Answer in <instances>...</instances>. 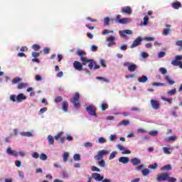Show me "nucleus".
I'll return each mask as SVG.
<instances>
[{
	"label": "nucleus",
	"instance_id": "1",
	"mask_svg": "<svg viewBox=\"0 0 182 182\" xmlns=\"http://www.w3.org/2000/svg\"><path fill=\"white\" fill-rule=\"evenodd\" d=\"M77 55L80 56V59L81 62H82V65H86L88 64V68L92 70L93 69V65L95 64V60L93 59H87L86 56V51H83L82 50H78L76 52Z\"/></svg>",
	"mask_w": 182,
	"mask_h": 182
},
{
	"label": "nucleus",
	"instance_id": "2",
	"mask_svg": "<svg viewBox=\"0 0 182 182\" xmlns=\"http://www.w3.org/2000/svg\"><path fill=\"white\" fill-rule=\"evenodd\" d=\"M156 181L158 182H163V181H168V182H176L177 181V178L170 177V174L168 173H163L157 176Z\"/></svg>",
	"mask_w": 182,
	"mask_h": 182
},
{
	"label": "nucleus",
	"instance_id": "3",
	"mask_svg": "<svg viewBox=\"0 0 182 182\" xmlns=\"http://www.w3.org/2000/svg\"><path fill=\"white\" fill-rule=\"evenodd\" d=\"M70 102L73 105L76 110H79L80 107V94L75 92L72 98H70Z\"/></svg>",
	"mask_w": 182,
	"mask_h": 182
},
{
	"label": "nucleus",
	"instance_id": "4",
	"mask_svg": "<svg viewBox=\"0 0 182 182\" xmlns=\"http://www.w3.org/2000/svg\"><path fill=\"white\" fill-rule=\"evenodd\" d=\"M10 100H11V102H18V103H21V102L26 100V96L23 93H20L18 96L12 95L10 96Z\"/></svg>",
	"mask_w": 182,
	"mask_h": 182
},
{
	"label": "nucleus",
	"instance_id": "5",
	"mask_svg": "<svg viewBox=\"0 0 182 182\" xmlns=\"http://www.w3.org/2000/svg\"><path fill=\"white\" fill-rule=\"evenodd\" d=\"M106 154H109V151H107V150L99 151L97 152V154L94 156V159L97 161H99L100 160H103V157H104V156H106Z\"/></svg>",
	"mask_w": 182,
	"mask_h": 182
},
{
	"label": "nucleus",
	"instance_id": "6",
	"mask_svg": "<svg viewBox=\"0 0 182 182\" xmlns=\"http://www.w3.org/2000/svg\"><path fill=\"white\" fill-rule=\"evenodd\" d=\"M124 66L128 68L129 72L133 73L136 72V69H137V65L129 62H125L123 64Z\"/></svg>",
	"mask_w": 182,
	"mask_h": 182
},
{
	"label": "nucleus",
	"instance_id": "7",
	"mask_svg": "<svg viewBox=\"0 0 182 182\" xmlns=\"http://www.w3.org/2000/svg\"><path fill=\"white\" fill-rule=\"evenodd\" d=\"M119 35L122 36V38H124V39H129V36H127V35H133V31L132 30L119 31Z\"/></svg>",
	"mask_w": 182,
	"mask_h": 182
},
{
	"label": "nucleus",
	"instance_id": "8",
	"mask_svg": "<svg viewBox=\"0 0 182 182\" xmlns=\"http://www.w3.org/2000/svg\"><path fill=\"white\" fill-rule=\"evenodd\" d=\"M87 112L90 114V116H97L96 114V107L93 105H89L86 107Z\"/></svg>",
	"mask_w": 182,
	"mask_h": 182
},
{
	"label": "nucleus",
	"instance_id": "9",
	"mask_svg": "<svg viewBox=\"0 0 182 182\" xmlns=\"http://www.w3.org/2000/svg\"><path fill=\"white\" fill-rule=\"evenodd\" d=\"M83 66H85V65H83V62L80 63V62L75 60L73 63L74 69H75V70H78L79 72H80L81 70H83Z\"/></svg>",
	"mask_w": 182,
	"mask_h": 182
},
{
	"label": "nucleus",
	"instance_id": "10",
	"mask_svg": "<svg viewBox=\"0 0 182 182\" xmlns=\"http://www.w3.org/2000/svg\"><path fill=\"white\" fill-rule=\"evenodd\" d=\"M92 178H95L96 181H102L105 176H101L99 173H93L91 176Z\"/></svg>",
	"mask_w": 182,
	"mask_h": 182
},
{
	"label": "nucleus",
	"instance_id": "11",
	"mask_svg": "<svg viewBox=\"0 0 182 182\" xmlns=\"http://www.w3.org/2000/svg\"><path fill=\"white\" fill-rule=\"evenodd\" d=\"M151 105L155 110H159L160 109V103L156 100H151Z\"/></svg>",
	"mask_w": 182,
	"mask_h": 182
},
{
	"label": "nucleus",
	"instance_id": "12",
	"mask_svg": "<svg viewBox=\"0 0 182 182\" xmlns=\"http://www.w3.org/2000/svg\"><path fill=\"white\" fill-rule=\"evenodd\" d=\"M117 147L119 149V150H121L122 154H130V153H132L130 150L126 149L123 145L118 144L117 145Z\"/></svg>",
	"mask_w": 182,
	"mask_h": 182
},
{
	"label": "nucleus",
	"instance_id": "13",
	"mask_svg": "<svg viewBox=\"0 0 182 182\" xmlns=\"http://www.w3.org/2000/svg\"><path fill=\"white\" fill-rule=\"evenodd\" d=\"M141 41H143V39L141 38V37H138L133 43L130 46V48L132 49H133V48H136V46H139V45H140Z\"/></svg>",
	"mask_w": 182,
	"mask_h": 182
},
{
	"label": "nucleus",
	"instance_id": "14",
	"mask_svg": "<svg viewBox=\"0 0 182 182\" xmlns=\"http://www.w3.org/2000/svg\"><path fill=\"white\" fill-rule=\"evenodd\" d=\"M62 134H63V132H58V134L54 136V139L55 140L60 139V143L63 144L65 143V138L64 136L62 137Z\"/></svg>",
	"mask_w": 182,
	"mask_h": 182
},
{
	"label": "nucleus",
	"instance_id": "15",
	"mask_svg": "<svg viewBox=\"0 0 182 182\" xmlns=\"http://www.w3.org/2000/svg\"><path fill=\"white\" fill-rule=\"evenodd\" d=\"M6 153H8V154H10V156H14L15 157H17L18 156V151L12 150L11 147L7 148Z\"/></svg>",
	"mask_w": 182,
	"mask_h": 182
},
{
	"label": "nucleus",
	"instance_id": "16",
	"mask_svg": "<svg viewBox=\"0 0 182 182\" xmlns=\"http://www.w3.org/2000/svg\"><path fill=\"white\" fill-rule=\"evenodd\" d=\"M166 28H164V31H163V35L164 36H167L168 35L170 34V31H171L170 28H171V25L166 24Z\"/></svg>",
	"mask_w": 182,
	"mask_h": 182
},
{
	"label": "nucleus",
	"instance_id": "17",
	"mask_svg": "<svg viewBox=\"0 0 182 182\" xmlns=\"http://www.w3.org/2000/svg\"><path fill=\"white\" fill-rule=\"evenodd\" d=\"M121 12L122 14H127L128 15H130L132 14V8H130V6H125L122 8Z\"/></svg>",
	"mask_w": 182,
	"mask_h": 182
},
{
	"label": "nucleus",
	"instance_id": "18",
	"mask_svg": "<svg viewBox=\"0 0 182 182\" xmlns=\"http://www.w3.org/2000/svg\"><path fill=\"white\" fill-rule=\"evenodd\" d=\"M131 163L133 166H139V164H141V161L137 158H133L131 159Z\"/></svg>",
	"mask_w": 182,
	"mask_h": 182
},
{
	"label": "nucleus",
	"instance_id": "19",
	"mask_svg": "<svg viewBox=\"0 0 182 182\" xmlns=\"http://www.w3.org/2000/svg\"><path fill=\"white\" fill-rule=\"evenodd\" d=\"M171 6L172 8H173V9H180V8H181L182 6L180 1H175L171 4Z\"/></svg>",
	"mask_w": 182,
	"mask_h": 182
},
{
	"label": "nucleus",
	"instance_id": "20",
	"mask_svg": "<svg viewBox=\"0 0 182 182\" xmlns=\"http://www.w3.org/2000/svg\"><path fill=\"white\" fill-rule=\"evenodd\" d=\"M119 163H122V164H127V163H129V159L128 157L121 156L119 159Z\"/></svg>",
	"mask_w": 182,
	"mask_h": 182
},
{
	"label": "nucleus",
	"instance_id": "21",
	"mask_svg": "<svg viewBox=\"0 0 182 182\" xmlns=\"http://www.w3.org/2000/svg\"><path fill=\"white\" fill-rule=\"evenodd\" d=\"M68 109H69V103L68 102V101H63L62 109L63 110V112H67Z\"/></svg>",
	"mask_w": 182,
	"mask_h": 182
},
{
	"label": "nucleus",
	"instance_id": "22",
	"mask_svg": "<svg viewBox=\"0 0 182 182\" xmlns=\"http://www.w3.org/2000/svg\"><path fill=\"white\" fill-rule=\"evenodd\" d=\"M147 80H149V77H147V76L146 75H142L141 77L138 78V82H139V83H146Z\"/></svg>",
	"mask_w": 182,
	"mask_h": 182
},
{
	"label": "nucleus",
	"instance_id": "23",
	"mask_svg": "<svg viewBox=\"0 0 182 182\" xmlns=\"http://www.w3.org/2000/svg\"><path fill=\"white\" fill-rule=\"evenodd\" d=\"M129 22H130V20L129 18H123L119 21V23H122V25H124L126 23H129Z\"/></svg>",
	"mask_w": 182,
	"mask_h": 182
},
{
	"label": "nucleus",
	"instance_id": "24",
	"mask_svg": "<svg viewBox=\"0 0 182 182\" xmlns=\"http://www.w3.org/2000/svg\"><path fill=\"white\" fill-rule=\"evenodd\" d=\"M130 124V121L129 119H125L119 123V126H129Z\"/></svg>",
	"mask_w": 182,
	"mask_h": 182
},
{
	"label": "nucleus",
	"instance_id": "25",
	"mask_svg": "<svg viewBox=\"0 0 182 182\" xmlns=\"http://www.w3.org/2000/svg\"><path fill=\"white\" fill-rule=\"evenodd\" d=\"M172 167L171 165H166L161 168L162 171H168V170H171Z\"/></svg>",
	"mask_w": 182,
	"mask_h": 182
},
{
	"label": "nucleus",
	"instance_id": "26",
	"mask_svg": "<svg viewBox=\"0 0 182 182\" xmlns=\"http://www.w3.org/2000/svg\"><path fill=\"white\" fill-rule=\"evenodd\" d=\"M28 84L26 82H21L18 85V89H25V87H28Z\"/></svg>",
	"mask_w": 182,
	"mask_h": 182
},
{
	"label": "nucleus",
	"instance_id": "27",
	"mask_svg": "<svg viewBox=\"0 0 182 182\" xmlns=\"http://www.w3.org/2000/svg\"><path fill=\"white\" fill-rule=\"evenodd\" d=\"M21 81H22V78H21L19 77H16L13 79L12 85H16L17 83H19V82H21Z\"/></svg>",
	"mask_w": 182,
	"mask_h": 182
},
{
	"label": "nucleus",
	"instance_id": "28",
	"mask_svg": "<svg viewBox=\"0 0 182 182\" xmlns=\"http://www.w3.org/2000/svg\"><path fill=\"white\" fill-rule=\"evenodd\" d=\"M47 139L48 140L49 144L53 145L55 144V139H53V136H52L51 135H48Z\"/></svg>",
	"mask_w": 182,
	"mask_h": 182
},
{
	"label": "nucleus",
	"instance_id": "29",
	"mask_svg": "<svg viewBox=\"0 0 182 182\" xmlns=\"http://www.w3.org/2000/svg\"><path fill=\"white\" fill-rule=\"evenodd\" d=\"M165 79L166 82H168V83L171 85H173L176 83L174 80H172L171 79H170V77L168 75L166 76Z\"/></svg>",
	"mask_w": 182,
	"mask_h": 182
},
{
	"label": "nucleus",
	"instance_id": "30",
	"mask_svg": "<svg viewBox=\"0 0 182 182\" xmlns=\"http://www.w3.org/2000/svg\"><path fill=\"white\" fill-rule=\"evenodd\" d=\"M176 46H179L178 51L181 52L182 50V40H178L176 43Z\"/></svg>",
	"mask_w": 182,
	"mask_h": 182
},
{
	"label": "nucleus",
	"instance_id": "31",
	"mask_svg": "<svg viewBox=\"0 0 182 182\" xmlns=\"http://www.w3.org/2000/svg\"><path fill=\"white\" fill-rule=\"evenodd\" d=\"M63 162L64 163H66L69 159V153L68 152H64L63 153Z\"/></svg>",
	"mask_w": 182,
	"mask_h": 182
},
{
	"label": "nucleus",
	"instance_id": "32",
	"mask_svg": "<svg viewBox=\"0 0 182 182\" xmlns=\"http://www.w3.org/2000/svg\"><path fill=\"white\" fill-rule=\"evenodd\" d=\"M98 164L100 167H102V168L106 167V162L103 159L98 161Z\"/></svg>",
	"mask_w": 182,
	"mask_h": 182
},
{
	"label": "nucleus",
	"instance_id": "33",
	"mask_svg": "<svg viewBox=\"0 0 182 182\" xmlns=\"http://www.w3.org/2000/svg\"><path fill=\"white\" fill-rule=\"evenodd\" d=\"M161 100H164V102H167L168 103H169V105H171V103H173V99L171 98H166V97H162Z\"/></svg>",
	"mask_w": 182,
	"mask_h": 182
},
{
	"label": "nucleus",
	"instance_id": "34",
	"mask_svg": "<svg viewBox=\"0 0 182 182\" xmlns=\"http://www.w3.org/2000/svg\"><path fill=\"white\" fill-rule=\"evenodd\" d=\"M32 49L36 52H38V50L41 49V46H39V44H34L32 46Z\"/></svg>",
	"mask_w": 182,
	"mask_h": 182
},
{
	"label": "nucleus",
	"instance_id": "35",
	"mask_svg": "<svg viewBox=\"0 0 182 182\" xmlns=\"http://www.w3.org/2000/svg\"><path fill=\"white\" fill-rule=\"evenodd\" d=\"M20 134L24 137H31L32 136V133L31 132H21Z\"/></svg>",
	"mask_w": 182,
	"mask_h": 182
},
{
	"label": "nucleus",
	"instance_id": "36",
	"mask_svg": "<svg viewBox=\"0 0 182 182\" xmlns=\"http://www.w3.org/2000/svg\"><path fill=\"white\" fill-rule=\"evenodd\" d=\"M164 153L165 154H170L171 152L170 150H173L171 148L163 147Z\"/></svg>",
	"mask_w": 182,
	"mask_h": 182
},
{
	"label": "nucleus",
	"instance_id": "37",
	"mask_svg": "<svg viewBox=\"0 0 182 182\" xmlns=\"http://www.w3.org/2000/svg\"><path fill=\"white\" fill-rule=\"evenodd\" d=\"M142 176H149V173H150V170L149 168H145L141 171Z\"/></svg>",
	"mask_w": 182,
	"mask_h": 182
},
{
	"label": "nucleus",
	"instance_id": "38",
	"mask_svg": "<svg viewBox=\"0 0 182 182\" xmlns=\"http://www.w3.org/2000/svg\"><path fill=\"white\" fill-rule=\"evenodd\" d=\"M176 93H177L176 88L167 92V94L169 95V96H173V95H176Z\"/></svg>",
	"mask_w": 182,
	"mask_h": 182
},
{
	"label": "nucleus",
	"instance_id": "39",
	"mask_svg": "<svg viewBox=\"0 0 182 182\" xmlns=\"http://www.w3.org/2000/svg\"><path fill=\"white\" fill-rule=\"evenodd\" d=\"M106 109H109V105L105 104V103L102 104L101 105V110L102 112H105V110H106Z\"/></svg>",
	"mask_w": 182,
	"mask_h": 182
},
{
	"label": "nucleus",
	"instance_id": "40",
	"mask_svg": "<svg viewBox=\"0 0 182 182\" xmlns=\"http://www.w3.org/2000/svg\"><path fill=\"white\" fill-rule=\"evenodd\" d=\"M75 161H80V155L79 154H75L73 156Z\"/></svg>",
	"mask_w": 182,
	"mask_h": 182
},
{
	"label": "nucleus",
	"instance_id": "41",
	"mask_svg": "<svg viewBox=\"0 0 182 182\" xmlns=\"http://www.w3.org/2000/svg\"><path fill=\"white\" fill-rule=\"evenodd\" d=\"M110 23V18L109 17H106L104 19V25L105 26H109V23Z\"/></svg>",
	"mask_w": 182,
	"mask_h": 182
},
{
	"label": "nucleus",
	"instance_id": "42",
	"mask_svg": "<svg viewBox=\"0 0 182 182\" xmlns=\"http://www.w3.org/2000/svg\"><path fill=\"white\" fill-rule=\"evenodd\" d=\"M40 159L41 160H43V161H45L46 160H48V156H46V154L42 153L41 155H40Z\"/></svg>",
	"mask_w": 182,
	"mask_h": 182
},
{
	"label": "nucleus",
	"instance_id": "43",
	"mask_svg": "<svg viewBox=\"0 0 182 182\" xmlns=\"http://www.w3.org/2000/svg\"><path fill=\"white\" fill-rule=\"evenodd\" d=\"M98 142L101 144H103L105 143H107V140H106V139L103 138V137H100L98 139Z\"/></svg>",
	"mask_w": 182,
	"mask_h": 182
},
{
	"label": "nucleus",
	"instance_id": "44",
	"mask_svg": "<svg viewBox=\"0 0 182 182\" xmlns=\"http://www.w3.org/2000/svg\"><path fill=\"white\" fill-rule=\"evenodd\" d=\"M114 39H116V38L114 36H109L107 38V42L113 43V42H114Z\"/></svg>",
	"mask_w": 182,
	"mask_h": 182
},
{
	"label": "nucleus",
	"instance_id": "45",
	"mask_svg": "<svg viewBox=\"0 0 182 182\" xmlns=\"http://www.w3.org/2000/svg\"><path fill=\"white\" fill-rule=\"evenodd\" d=\"M97 80H103V82H106V83H109V82H110V80H109L107 78L103 77H97Z\"/></svg>",
	"mask_w": 182,
	"mask_h": 182
},
{
	"label": "nucleus",
	"instance_id": "46",
	"mask_svg": "<svg viewBox=\"0 0 182 182\" xmlns=\"http://www.w3.org/2000/svg\"><path fill=\"white\" fill-rule=\"evenodd\" d=\"M157 167H159V165L157 164H154L149 166V168H151L152 170H156Z\"/></svg>",
	"mask_w": 182,
	"mask_h": 182
},
{
	"label": "nucleus",
	"instance_id": "47",
	"mask_svg": "<svg viewBox=\"0 0 182 182\" xmlns=\"http://www.w3.org/2000/svg\"><path fill=\"white\" fill-rule=\"evenodd\" d=\"M152 86H166V84L162 82H153Z\"/></svg>",
	"mask_w": 182,
	"mask_h": 182
},
{
	"label": "nucleus",
	"instance_id": "48",
	"mask_svg": "<svg viewBox=\"0 0 182 182\" xmlns=\"http://www.w3.org/2000/svg\"><path fill=\"white\" fill-rule=\"evenodd\" d=\"M63 100V97H56L55 99V103H60V102H62Z\"/></svg>",
	"mask_w": 182,
	"mask_h": 182
},
{
	"label": "nucleus",
	"instance_id": "49",
	"mask_svg": "<svg viewBox=\"0 0 182 182\" xmlns=\"http://www.w3.org/2000/svg\"><path fill=\"white\" fill-rule=\"evenodd\" d=\"M114 157H116V152L113 151L109 154V160H113V159H114Z\"/></svg>",
	"mask_w": 182,
	"mask_h": 182
},
{
	"label": "nucleus",
	"instance_id": "50",
	"mask_svg": "<svg viewBox=\"0 0 182 182\" xmlns=\"http://www.w3.org/2000/svg\"><path fill=\"white\" fill-rule=\"evenodd\" d=\"M164 56H166V53L164 51H161L158 54V58H164Z\"/></svg>",
	"mask_w": 182,
	"mask_h": 182
},
{
	"label": "nucleus",
	"instance_id": "51",
	"mask_svg": "<svg viewBox=\"0 0 182 182\" xmlns=\"http://www.w3.org/2000/svg\"><path fill=\"white\" fill-rule=\"evenodd\" d=\"M45 112H48V107L41 108L39 111V114H43V113H45Z\"/></svg>",
	"mask_w": 182,
	"mask_h": 182
},
{
	"label": "nucleus",
	"instance_id": "52",
	"mask_svg": "<svg viewBox=\"0 0 182 182\" xmlns=\"http://www.w3.org/2000/svg\"><path fill=\"white\" fill-rule=\"evenodd\" d=\"M31 55L33 58H38V56H40L41 53L38 52H33Z\"/></svg>",
	"mask_w": 182,
	"mask_h": 182
},
{
	"label": "nucleus",
	"instance_id": "53",
	"mask_svg": "<svg viewBox=\"0 0 182 182\" xmlns=\"http://www.w3.org/2000/svg\"><path fill=\"white\" fill-rule=\"evenodd\" d=\"M159 72H161V73H162V75H166L167 73V70L164 68H161L159 69Z\"/></svg>",
	"mask_w": 182,
	"mask_h": 182
},
{
	"label": "nucleus",
	"instance_id": "54",
	"mask_svg": "<svg viewBox=\"0 0 182 182\" xmlns=\"http://www.w3.org/2000/svg\"><path fill=\"white\" fill-rule=\"evenodd\" d=\"M114 32V31H109L107 29H105L102 32V35H107V33H113Z\"/></svg>",
	"mask_w": 182,
	"mask_h": 182
},
{
	"label": "nucleus",
	"instance_id": "55",
	"mask_svg": "<svg viewBox=\"0 0 182 182\" xmlns=\"http://www.w3.org/2000/svg\"><path fill=\"white\" fill-rule=\"evenodd\" d=\"M91 170H92V171L100 172V168H97L95 166H92Z\"/></svg>",
	"mask_w": 182,
	"mask_h": 182
},
{
	"label": "nucleus",
	"instance_id": "56",
	"mask_svg": "<svg viewBox=\"0 0 182 182\" xmlns=\"http://www.w3.org/2000/svg\"><path fill=\"white\" fill-rule=\"evenodd\" d=\"M32 157L33 159H39V154H38V152H33L32 154Z\"/></svg>",
	"mask_w": 182,
	"mask_h": 182
},
{
	"label": "nucleus",
	"instance_id": "57",
	"mask_svg": "<svg viewBox=\"0 0 182 182\" xmlns=\"http://www.w3.org/2000/svg\"><path fill=\"white\" fill-rule=\"evenodd\" d=\"M43 78H42V77L41 75H36V80L37 82H41L43 80Z\"/></svg>",
	"mask_w": 182,
	"mask_h": 182
},
{
	"label": "nucleus",
	"instance_id": "58",
	"mask_svg": "<svg viewBox=\"0 0 182 182\" xmlns=\"http://www.w3.org/2000/svg\"><path fill=\"white\" fill-rule=\"evenodd\" d=\"M120 18H122V16H120L119 14L116 16V18H114V21L117 23H119V21H120V19H122Z\"/></svg>",
	"mask_w": 182,
	"mask_h": 182
},
{
	"label": "nucleus",
	"instance_id": "59",
	"mask_svg": "<svg viewBox=\"0 0 182 182\" xmlns=\"http://www.w3.org/2000/svg\"><path fill=\"white\" fill-rule=\"evenodd\" d=\"M100 64H101V66H102L103 68H106L107 67L106 61H105V60H103V59L100 60Z\"/></svg>",
	"mask_w": 182,
	"mask_h": 182
},
{
	"label": "nucleus",
	"instance_id": "60",
	"mask_svg": "<svg viewBox=\"0 0 182 182\" xmlns=\"http://www.w3.org/2000/svg\"><path fill=\"white\" fill-rule=\"evenodd\" d=\"M149 23V17L144 16V25H147Z\"/></svg>",
	"mask_w": 182,
	"mask_h": 182
},
{
	"label": "nucleus",
	"instance_id": "61",
	"mask_svg": "<svg viewBox=\"0 0 182 182\" xmlns=\"http://www.w3.org/2000/svg\"><path fill=\"white\" fill-rule=\"evenodd\" d=\"M176 60L177 62H180V60H182V55H176L175 57V60Z\"/></svg>",
	"mask_w": 182,
	"mask_h": 182
},
{
	"label": "nucleus",
	"instance_id": "62",
	"mask_svg": "<svg viewBox=\"0 0 182 182\" xmlns=\"http://www.w3.org/2000/svg\"><path fill=\"white\" fill-rule=\"evenodd\" d=\"M141 56H142V58H144V59H146V58H149V54L146 52H143V53H141Z\"/></svg>",
	"mask_w": 182,
	"mask_h": 182
},
{
	"label": "nucleus",
	"instance_id": "63",
	"mask_svg": "<svg viewBox=\"0 0 182 182\" xmlns=\"http://www.w3.org/2000/svg\"><path fill=\"white\" fill-rule=\"evenodd\" d=\"M157 131H151L150 132H149V136H157Z\"/></svg>",
	"mask_w": 182,
	"mask_h": 182
},
{
	"label": "nucleus",
	"instance_id": "64",
	"mask_svg": "<svg viewBox=\"0 0 182 182\" xmlns=\"http://www.w3.org/2000/svg\"><path fill=\"white\" fill-rule=\"evenodd\" d=\"M62 174H63V178H68V177H69V175L66 171H63Z\"/></svg>",
	"mask_w": 182,
	"mask_h": 182
}]
</instances>
